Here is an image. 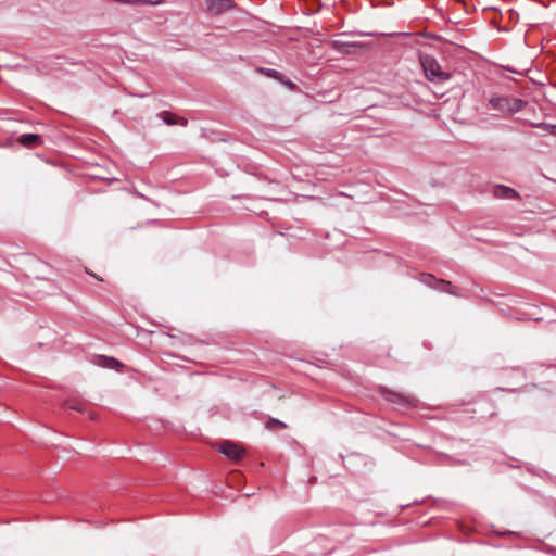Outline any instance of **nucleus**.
Masks as SVG:
<instances>
[{"mask_svg":"<svg viewBox=\"0 0 556 556\" xmlns=\"http://www.w3.org/2000/svg\"><path fill=\"white\" fill-rule=\"evenodd\" d=\"M378 393L392 405L407 409L422 408L419 399L412 393L393 390L384 386L378 387Z\"/></svg>","mask_w":556,"mask_h":556,"instance_id":"1","label":"nucleus"},{"mask_svg":"<svg viewBox=\"0 0 556 556\" xmlns=\"http://www.w3.org/2000/svg\"><path fill=\"white\" fill-rule=\"evenodd\" d=\"M420 64L422 66L424 73L428 80L433 83H443L451 78V75L444 71H442L441 65L437 61V59L432 55H421Z\"/></svg>","mask_w":556,"mask_h":556,"instance_id":"2","label":"nucleus"},{"mask_svg":"<svg viewBox=\"0 0 556 556\" xmlns=\"http://www.w3.org/2000/svg\"><path fill=\"white\" fill-rule=\"evenodd\" d=\"M490 106L503 114H515L525 106V101L518 98L493 94L489 100Z\"/></svg>","mask_w":556,"mask_h":556,"instance_id":"3","label":"nucleus"},{"mask_svg":"<svg viewBox=\"0 0 556 556\" xmlns=\"http://www.w3.org/2000/svg\"><path fill=\"white\" fill-rule=\"evenodd\" d=\"M207 13L218 16L232 11L237 3L235 0H205Z\"/></svg>","mask_w":556,"mask_h":556,"instance_id":"4","label":"nucleus"},{"mask_svg":"<svg viewBox=\"0 0 556 556\" xmlns=\"http://www.w3.org/2000/svg\"><path fill=\"white\" fill-rule=\"evenodd\" d=\"M219 451L229 459L240 460L244 455L245 451L238 444L231 441H224L219 445Z\"/></svg>","mask_w":556,"mask_h":556,"instance_id":"5","label":"nucleus"},{"mask_svg":"<svg viewBox=\"0 0 556 556\" xmlns=\"http://www.w3.org/2000/svg\"><path fill=\"white\" fill-rule=\"evenodd\" d=\"M493 195L498 199H520L517 190L504 185L494 186Z\"/></svg>","mask_w":556,"mask_h":556,"instance_id":"6","label":"nucleus"},{"mask_svg":"<svg viewBox=\"0 0 556 556\" xmlns=\"http://www.w3.org/2000/svg\"><path fill=\"white\" fill-rule=\"evenodd\" d=\"M17 142L25 148H37L43 143L42 138L36 134H23L18 137Z\"/></svg>","mask_w":556,"mask_h":556,"instance_id":"7","label":"nucleus"},{"mask_svg":"<svg viewBox=\"0 0 556 556\" xmlns=\"http://www.w3.org/2000/svg\"><path fill=\"white\" fill-rule=\"evenodd\" d=\"M330 45L332 49L343 54H351V48H362L365 46L364 43L361 42H348L342 40H332Z\"/></svg>","mask_w":556,"mask_h":556,"instance_id":"8","label":"nucleus"},{"mask_svg":"<svg viewBox=\"0 0 556 556\" xmlns=\"http://www.w3.org/2000/svg\"><path fill=\"white\" fill-rule=\"evenodd\" d=\"M435 290L440 292H444L451 295L459 296L460 292L457 287H455L451 281L445 279H440L438 285L435 286Z\"/></svg>","mask_w":556,"mask_h":556,"instance_id":"9","label":"nucleus"},{"mask_svg":"<svg viewBox=\"0 0 556 556\" xmlns=\"http://www.w3.org/2000/svg\"><path fill=\"white\" fill-rule=\"evenodd\" d=\"M161 117L163 122L167 125H180V126H187L188 119L185 117H178L174 113L164 111L161 114Z\"/></svg>","mask_w":556,"mask_h":556,"instance_id":"10","label":"nucleus"},{"mask_svg":"<svg viewBox=\"0 0 556 556\" xmlns=\"http://www.w3.org/2000/svg\"><path fill=\"white\" fill-rule=\"evenodd\" d=\"M256 72L266 76V77H269V78H273L275 80H278V81H282V78H283V75L278 72L277 70H274V68H268V67H257L256 68Z\"/></svg>","mask_w":556,"mask_h":556,"instance_id":"11","label":"nucleus"},{"mask_svg":"<svg viewBox=\"0 0 556 556\" xmlns=\"http://www.w3.org/2000/svg\"><path fill=\"white\" fill-rule=\"evenodd\" d=\"M99 365L111 369L123 366L116 358L109 356H101Z\"/></svg>","mask_w":556,"mask_h":556,"instance_id":"12","label":"nucleus"},{"mask_svg":"<svg viewBox=\"0 0 556 556\" xmlns=\"http://www.w3.org/2000/svg\"><path fill=\"white\" fill-rule=\"evenodd\" d=\"M265 428H266L267 430H270V431H276V430H279V429H286V428H287V425H286L283 421H281V420L277 419V418H273V417H270V418L266 421V424H265Z\"/></svg>","mask_w":556,"mask_h":556,"instance_id":"13","label":"nucleus"},{"mask_svg":"<svg viewBox=\"0 0 556 556\" xmlns=\"http://www.w3.org/2000/svg\"><path fill=\"white\" fill-rule=\"evenodd\" d=\"M420 280L426 286L435 290V286L438 285L440 279L433 276L432 274H422Z\"/></svg>","mask_w":556,"mask_h":556,"instance_id":"14","label":"nucleus"},{"mask_svg":"<svg viewBox=\"0 0 556 556\" xmlns=\"http://www.w3.org/2000/svg\"><path fill=\"white\" fill-rule=\"evenodd\" d=\"M538 128L547 130L549 134L556 136V125L540 123L536 125Z\"/></svg>","mask_w":556,"mask_h":556,"instance_id":"15","label":"nucleus"},{"mask_svg":"<svg viewBox=\"0 0 556 556\" xmlns=\"http://www.w3.org/2000/svg\"><path fill=\"white\" fill-rule=\"evenodd\" d=\"M165 0H146V5L156 7L164 3Z\"/></svg>","mask_w":556,"mask_h":556,"instance_id":"16","label":"nucleus"},{"mask_svg":"<svg viewBox=\"0 0 556 556\" xmlns=\"http://www.w3.org/2000/svg\"><path fill=\"white\" fill-rule=\"evenodd\" d=\"M285 86H287L289 89H294L296 87V85L289 80V79H285V77L282 78V81H281Z\"/></svg>","mask_w":556,"mask_h":556,"instance_id":"17","label":"nucleus"},{"mask_svg":"<svg viewBox=\"0 0 556 556\" xmlns=\"http://www.w3.org/2000/svg\"><path fill=\"white\" fill-rule=\"evenodd\" d=\"M115 2H118V3H124V4H136V0H114Z\"/></svg>","mask_w":556,"mask_h":556,"instance_id":"18","label":"nucleus"},{"mask_svg":"<svg viewBox=\"0 0 556 556\" xmlns=\"http://www.w3.org/2000/svg\"><path fill=\"white\" fill-rule=\"evenodd\" d=\"M86 273L89 275V276H92L94 277L96 279L102 281L103 279L99 276H97L96 274H93L92 271H90L89 269H86Z\"/></svg>","mask_w":556,"mask_h":556,"instance_id":"19","label":"nucleus"},{"mask_svg":"<svg viewBox=\"0 0 556 556\" xmlns=\"http://www.w3.org/2000/svg\"><path fill=\"white\" fill-rule=\"evenodd\" d=\"M70 408H71V409L78 410V412H81V410H83V408H81L80 406H76V405H75V406H74V405H73V406H70Z\"/></svg>","mask_w":556,"mask_h":556,"instance_id":"20","label":"nucleus"},{"mask_svg":"<svg viewBox=\"0 0 556 556\" xmlns=\"http://www.w3.org/2000/svg\"><path fill=\"white\" fill-rule=\"evenodd\" d=\"M136 4H146V0H136Z\"/></svg>","mask_w":556,"mask_h":556,"instance_id":"21","label":"nucleus"},{"mask_svg":"<svg viewBox=\"0 0 556 556\" xmlns=\"http://www.w3.org/2000/svg\"><path fill=\"white\" fill-rule=\"evenodd\" d=\"M554 86H555V88H556V84H555Z\"/></svg>","mask_w":556,"mask_h":556,"instance_id":"22","label":"nucleus"}]
</instances>
